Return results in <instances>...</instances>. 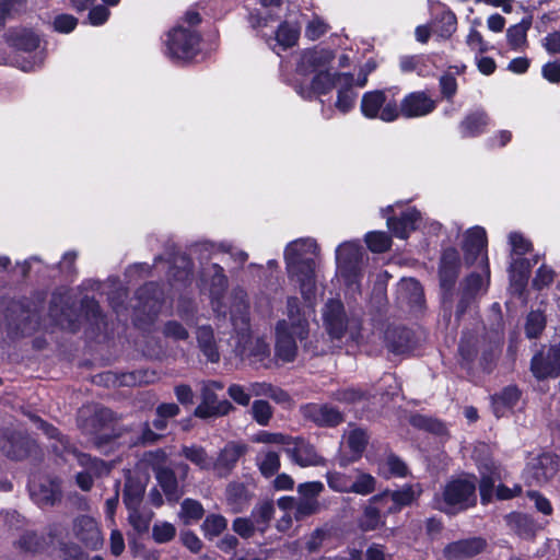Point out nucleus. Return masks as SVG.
Segmentation results:
<instances>
[{"mask_svg": "<svg viewBox=\"0 0 560 560\" xmlns=\"http://www.w3.org/2000/svg\"><path fill=\"white\" fill-rule=\"evenodd\" d=\"M521 393L515 386H508L500 394L492 397V406L495 416L502 417L505 415V410L513 408L518 399Z\"/></svg>", "mask_w": 560, "mask_h": 560, "instance_id": "obj_36", "label": "nucleus"}, {"mask_svg": "<svg viewBox=\"0 0 560 560\" xmlns=\"http://www.w3.org/2000/svg\"><path fill=\"white\" fill-rule=\"evenodd\" d=\"M324 323L329 336L334 339H341L348 329L351 337H354L353 323L346 317L343 304L337 300H329L323 312Z\"/></svg>", "mask_w": 560, "mask_h": 560, "instance_id": "obj_7", "label": "nucleus"}, {"mask_svg": "<svg viewBox=\"0 0 560 560\" xmlns=\"http://www.w3.org/2000/svg\"><path fill=\"white\" fill-rule=\"evenodd\" d=\"M351 479L341 472H328L327 483L328 486L339 492H349Z\"/></svg>", "mask_w": 560, "mask_h": 560, "instance_id": "obj_62", "label": "nucleus"}, {"mask_svg": "<svg viewBox=\"0 0 560 560\" xmlns=\"http://www.w3.org/2000/svg\"><path fill=\"white\" fill-rule=\"evenodd\" d=\"M479 470L481 475L479 491L481 501L486 504L493 495L495 482L501 479V471L493 462L481 464Z\"/></svg>", "mask_w": 560, "mask_h": 560, "instance_id": "obj_30", "label": "nucleus"}, {"mask_svg": "<svg viewBox=\"0 0 560 560\" xmlns=\"http://www.w3.org/2000/svg\"><path fill=\"white\" fill-rule=\"evenodd\" d=\"M33 500L40 506H54L62 498L61 482L58 478H45L30 487Z\"/></svg>", "mask_w": 560, "mask_h": 560, "instance_id": "obj_18", "label": "nucleus"}, {"mask_svg": "<svg viewBox=\"0 0 560 560\" xmlns=\"http://www.w3.org/2000/svg\"><path fill=\"white\" fill-rule=\"evenodd\" d=\"M420 219V212L415 208H409L401 212L399 217L388 218L387 226L396 237L407 238L409 233L417 229Z\"/></svg>", "mask_w": 560, "mask_h": 560, "instance_id": "obj_24", "label": "nucleus"}, {"mask_svg": "<svg viewBox=\"0 0 560 560\" xmlns=\"http://www.w3.org/2000/svg\"><path fill=\"white\" fill-rule=\"evenodd\" d=\"M299 35L300 33L296 27L283 23L276 32V39L283 48H289L296 44Z\"/></svg>", "mask_w": 560, "mask_h": 560, "instance_id": "obj_52", "label": "nucleus"}, {"mask_svg": "<svg viewBox=\"0 0 560 560\" xmlns=\"http://www.w3.org/2000/svg\"><path fill=\"white\" fill-rule=\"evenodd\" d=\"M233 530L243 538H249L257 530L252 518L237 517L233 521Z\"/></svg>", "mask_w": 560, "mask_h": 560, "instance_id": "obj_63", "label": "nucleus"}, {"mask_svg": "<svg viewBox=\"0 0 560 560\" xmlns=\"http://www.w3.org/2000/svg\"><path fill=\"white\" fill-rule=\"evenodd\" d=\"M329 26L322 19L314 18L306 24L305 27V36L310 40H316L325 35L328 31Z\"/></svg>", "mask_w": 560, "mask_h": 560, "instance_id": "obj_60", "label": "nucleus"}, {"mask_svg": "<svg viewBox=\"0 0 560 560\" xmlns=\"http://www.w3.org/2000/svg\"><path fill=\"white\" fill-rule=\"evenodd\" d=\"M368 443V435L361 429L351 430L348 434V445L357 454H361Z\"/></svg>", "mask_w": 560, "mask_h": 560, "instance_id": "obj_61", "label": "nucleus"}, {"mask_svg": "<svg viewBox=\"0 0 560 560\" xmlns=\"http://www.w3.org/2000/svg\"><path fill=\"white\" fill-rule=\"evenodd\" d=\"M163 334L175 340H186L189 337L187 329L175 320H170L164 325Z\"/></svg>", "mask_w": 560, "mask_h": 560, "instance_id": "obj_64", "label": "nucleus"}, {"mask_svg": "<svg viewBox=\"0 0 560 560\" xmlns=\"http://www.w3.org/2000/svg\"><path fill=\"white\" fill-rule=\"evenodd\" d=\"M246 451L247 447L244 444L228 443L213 460L212 470L220 478L228 477Z\"/></svg>", "mask_w": 560, "mask_h": 560, "instance_id": "obj_19", "label": "nucleus"}, {"mask_svg": "<svg viewBox=\"0 0 560 560\" xmlns=\"http://www.w3.org/2000/svg\"><path fill=\"white\" fill-rule=\"evenodd\" d=\"M198 347L201 353L211 363L220 361V352L218 350L214 332L211 326L205 325L198 327L196 331Z\"/></svg>", "mask_w": 560, "mask_h": 560, "instance_id": "obj_31", "label": "nucleus"}, {"mask_svg": "<svg viewBox=\"0 0 560 560\" xmlns=\"http://www.w3.org/2000/svg\"><path fill=\"white\" fill-rule=\"evenodd\" d=\"M487 547V541L481 537H471L447 544L443 549V556L447 560H465L481 553Z\"/></svg>", "mask_w": 560, "mask_h": 560, "instance_id": "obj_16", "label": "nucleus"}, {"mask_svg": "<svg viewBox=\"0 0 560 560\" xmlns=\"http://www.w3.org/2000/svg\"><path fill=\"white\" fill-rule=\"evenodd\" d=\"M72 532L74 537L86 548L96 550L103 545V536L97 522L89 515L74 518Z\"/></svg>", "mask_w": 560, "mask_h": 560, "instance_id": "obj_11", "label": "nucleus"}, {"mask_svg": "<svg viewBox=\"0 0 560 560\" xmlns=\"http://www.w3.org/2000/svg\"><path fill=\"white\" fill-rule=\"evenodd\" d=\"M354 77L352 73H342L339 75L337 86L338 95L335 106L341 113H348L354 105L357 93L353 90Z\"/></svg>", "mask_w": 560, "mask_h": 560, "instance_id": "obj_29", "label": "nucleus"}, {"mask_svg": "<svg viewBox=\"0 0 560 560\" xmlns=\"http://www.w3.org/2000/svg\"><path fill=\"white\" fill-rule=\"evenodd\" d=\"M226 526L228 521L224 516L220 514H209L205 518L201 528L205 536L212 539L223 533L226 529Z\"/></svg>", "mask_w": 560, "mask_h": 560, "instance_id": "obj_48", "label": "nucleus"}, {"mask_svg": "<svg viewBox=\"0 0 560 560\" xmlns=\"http://www.w3.org/2000/svg\"><path fill=\"white\" fill-rule=\"evenodd\" d=\"M559 468L558 456L542 454L534 458L525 470V478L529 486H540L556 476Z\"/></svg>", "mask_w": 560, "mask_h": 560, "instance_id": "obj_9", "label": "nucleus"}, {"mask_svg": "<svg viewBox=\"0 0 560 560\" xmlns=\"http://www.w3.org/2000/svg\"><path fill=\"white\" fill-rule=\"evenodd\" d=\"M232 409L233 406L229 400H218L211 385H203L201 389V402L195 409L194 415L198 418L207 419L225 416Z\"/></svg>", "mask_w": 560, "mask_h": 560, "instance_id": "obj_14", "label": "nucleus"}, {"mask_svg": "<svg viewBox=\"0 0 560 560\" xmlns=\"http://www.w3.org/2000/svg\"><path fill=\"white\" fill-rule=\"evenodd\" d=\"M127 510L128 522L132 528L139 534L148 532L154 513L150 509L141 505L127 508Z\"/></svg>", "mask_w": 560, "mask_h": 560, "instance_id": "obj_40", "label": "nucleus"}, {"mask_svg": "<svg viewBox=\"0 0 560 560\" xmlns=\"http://www.w3.org/2000/svg\"><path fill=\"white\" fill-rule=\"evenodd\" d=\"M1 451L5 456L12 459L25 458L35 446L32 440L20 433L3 431Z\"/></svg>", "mask_w": 560, "mask_h": 560, "instance_id": "obj_22", "label": "nucleus"}, {"mask_svg": "<svg viewBox=\"0 0 560 560\" xmlns=\"http://www.w3.org/2000/svg\"><path fill=\"white\" fill-rule=\"evenodd\" d=\"M273 514V503L270 501H264L254 508L250 514V518L254 522L257 530L264 534L269 527V523L272 520Z\"/></svg>", "mask_w": 560, "mask_h": 560, "instance_id": "obj_42", "label": "nucleus"}, {"mask_svg": "<svg viewBox=\"0 0 560 560\" xmlns=\"http://www.w3.org/2000/svg\"><path fill=\"white\" fill-rule=\"evenodd\" d=\"M317 244L313 238H299L287 245L284 260L288 273L300 283L301 293L308 302L315 295V256Z\"/></svg>", "mask_w": 560, "mask_h": 560, "instance_id": "obj_1", "label": "nucleus"}, {"mask_svg": "<svg viewBox=\"0 0 560 560\" xmlns=\"http://www.w3.org/2000/svg\"><path fill=\"white\" fill-rule=\"evenodd\" d=\"M370 396L368 392L361 390L359 388H343L335 392L332 394V398L337 401L345 404H355L363 399H366Z\"/></svg>", "mask_w": 560, "mask_h": 560, "instance_id": "obj_57", "label": "nucleus"}, {"mask_svg": "<svg viewBox=\"0 0 560 560\" xmlns=\"http://www.w3.org/2000/svg\"><path fill=\"white\" fill-rule=\"evenodd\" d=\"M530 369L539 380L558 376L560 374V342L551 346L546 353L539 352L534 355Z\"/></svg>", "mask_w": 560, "mask_h": 560, "instance_id": "obj_12", "label": "nucleus"}, {"mask_svg": "<svg viewBox=\"0 0 560 560\" xmlns=\"http://www.w3.org/2000/svg\"><path fill=\"white\" fill-rule=\"evenodd\" d=\"M296 335L289 328L287 320L278 322L276 326V357L283 362H292L298 352Z\"/></svg>", "mask_w": 560, "mask_h": 560, "instance_id": "obj_17", "label": "nucleus"}, {"mask_svg": "<svg viewBox=\"0 0 560 560\" xmlns=\"http://www.w3.org/2000/svg\"><path fill=\"white\" fill-rule=\"evenodd\" d=\"M487 245V235L485 229L475 226L467 231L463 249L465 259L472 264L485 250Z\"/></svg>", "mask_w": 560, "mask_h": 560, "instance_id": "obj_27", "label": "nucleus"}, {"mask_svg": "<svg viewBox=\"0 0 560 560\" xmlns=\"http://www.w3.org/2000/svg\"><path fill=\"white\" fill-rule=\"evenodd\" d=\"M436 101L425 91H415L406 94L398 104L399 116L419 118L433 113Z\"/></svg>", "mask_w": 560, "mask_h": 560, "instance_id": "obj_8", "label": "nucleus"}, {"mask_svg": "<svg viewBox=\"0 0 560 560\" xmlns=\"http://www.w3.org/2000/svg\"><path fill=\"white\" fill-rule=\"evenodd\" d=\"M459 271V256L456 249L446 248L440 265V283L445 290H451L456 282Z\"/></svg>", "mask_w": 560, "mask_h": 560, "instance_id": "obj_23", "label": "nucleus"}, {"mask_svg": "<svg viewBox=\"0 0 560 560\" xmlns=\"http://www.w3.org/2000/svg\"><path fill=\"white\" fill-rule=\"evenodd\" d=\"M115 415L110 409L98 408L86 419L84 430L86 434L93 436V443L97 447H102L109 441L120 436V432H116L113 427Z\"/></svg>", "mask_w": 560, "mask_h": 560, "instance_id": "obj_6", "label": "nucleus"}, {"mask_svg": "<svg viewBox=\"0 0 560 560\" xmlns=\"http://www.w3.org/2000/svg\"><path fill=\"white\" fill-rule=\"evenodd\" d=\"M179 455L199 467L201 470H212L213 459L209 456L206 448L200 445H183Z\"/></svg>", "mask_w": 560, "mask_h": 560, "instance_id": "obj_34", "label": "nucleus"}, {"mask_svg": "<svg viewBox=\"0 0 560 560\" xmlns=\"http://www.w3.org/2000/svg\"><path fill=\"white\" fill-rule=\"evenodd\" d=\"M477 503L476 483L465 478L448 480L432 500L433 509L447 515H456Z\"/></svg>", "mask_w": 560, "mask_h": 560, "instance_id": "obj_2", "label": "nucleus"}, {"mask_svg": "<svg viewBox=\"0 0 560 560\" xmlns=\"http://www.w3.org/2000/svg\"><path fill=\"white\" fill-rule=\"evenodd\" d=\"M546 326V319L541 312L533 311L528 314L525 325V334L528 338H536Z\"/></svg>", "mask_w": 560, "mask_h": 560, "instance_id": "obj_54", "label": "nucleus"}, {"mask_svg": "<svg viewBox=\"0 0 560 560\" xmlns=\"http://www.w3.org/2000/svg\"><path fill=\"white\" fill-rule=\"evenodd\" d=\"M260 472L265 477L275 475L280 468V458L276 452L265 453L258 462Z\"/></svg>", "mask_w": 560, "mask_h": 560, "instance_id": "obj_58", "label": "nucleus"}, {"mask_svg": "<svg viewBox=\"0 0 560 560\" xmlns=\"http://www.w3.org/2000/svg\"><path fill=\"white\" fill-rule=\"evenodd\" d=\"M488 124V116L483 110L467 115L459 124L464 137H476L481 133Z\"/></svg>", "mask_w": 560, "mask_h": 560, "instance_id": "obj_39", "label": "nucleus"}, {"mask_svg": "<svg viewBox=\"0 0 560 560\" xmlns=\"http://www.w3.org/2000/svg\"><path fill=\"white\" fill-rule=\"evenodd\" d=\"M139 306L148 315H156L163 302V291L155 282L145 283L137 291Z\"/></svg>", "mask_w": 560, "mask_h": 560, "instance_id": "obj_25", "label": "nucleus"}, {"mask_svg": "<svg viewBox=\"0 0 560 560\" xmlns=\"http://www.w3.org/2000/svg\"><path fill=\"white\" fill-rule=\"evenodd\" d=\"M18 546L23 551L38 552L44 550L48 546V542L46 538L39 536L37 533L27 530L21 535L18 540Z\"/></svg>", "mask_w": 560, "mask_h": 560, "instance_id": "obj_47", "label": "nucleus"}, {"mask_svg": "<svg viewBox=\"0 0 560 560\" xmlns=\"http://www.w3.org/2000/svg\"><path fill=\"white\" fill-rule=\"evenodd\" d=\"M302 416L319 427H336L343 422L342 412L328 404H307L301 407Z\"/></svg>", "mask_w": 560, "mask_h": 560, "instance_id": "obj_13", "label": "nucleus"}, {"mask_svg": "<svg viewBox=\"0 0 560 560\" xmlns=\"http://www.w3.org/2000/svg\"><path fill=\"white\" fill-rule=\"evenodd\" d=\"M235 353L242 361L247 362L254 369H271L276 365L271 358L269 345L262 338H253L249 332L243 338L237 335Z\"/></svg>", "mask_w": 560, "mask_h": 560, "instance_id": "obj_3", "label": "nucleus"}, {"mask_svg": "<svg viewBox=\"0 0 560 560\" xmlns=\"http://www.w3.org/2000/svg\"><path fill=\"white\" fill-rule=\"evenodd\" d=\"M200 36L191 28L174 27L167 34L166 47L172 58L191 59L199 51Z\"/></svg>", "mask_w": 560, "mask_h": 560, "instance_id": "obj_5", "label": "nucleus"}, {"mask_svg": "<svg viewBox=\"0 0 560 560\" xmlns=\"http://www.w3.org/2000/svg\"><path fill=\"white\" fill-rule=\"evenodd\" d=\"M361 113L369 119H381L393 122L399 118L398 104L395 100H387L384 91L375 90L363 94L361 98Z\"/></svg>", "mask_w": 560, "mask_h": 560, "instance_id": "obj_4", "label": "nucleus"}, {"mask_svg": "<svg viewBox=\"0 0 560 560\" xmlns=\"http://www.w3.org/2000/svg\"><path fill=\"white\" fill-rule=\"evenodd\" d=\"M422 493V487L419 483L416 485H405L400 489L395 491H386L381 495H374L372 498L373 502H383L387 499H390L393 502V506L389 508V512H398L401 508L408 506L416 501L420 494Z\"/></svg>", "mask_w": 560, "mask_h": 560, "instance_id": "obj_20", "label": "nucleus"}, {"mask_svg": "<svg viewBox=\"0 0 560 560\" xmlns=\"http://www.w3.org/2000/svg\"><path fill=\"white\" fill-rule=\"evenodd\" d=\"M289 328L293 330L300 340L307 337L308 323L304 317L300 316L298 300L295 298L288 299V319Z\"/></svg>", "mask_w": 560, "mask_h": 560, "instance_id": "obj_37", "label": "nucleus"}, {"mask_svg": "<svg viewBox=\"0 0 560 560\" xmlns=\"http://www.w3.org/2000/svg\"><path fill=\"white\" fill-rule=\"evenodd\" d=\"M170 276L174 282L183 285L191 282L192 262L185 254H178L174 257Z\"/></svg>", "mask_w": 560, "mask_h": 560, "instance_id": "obj_38", "label": "nucleus"}, {"mask_svg": "<svg viewBox=\"0 0 560 560\" xmlns=\"http://www.w3.org/2000/svg\"><path fill=\"white\" fill-rule=\"evenodd\" d=\"M336 260L340 275L352 281L361 269V249L353 243H343L336 250Z\"/></svg>", "mask_w": 560, "mask_h": 560, "instance_id": "obj_10", "label": "nucleus"}, {"mask_svg": "<svg viewBox=\"0 0 560 560\" xmlns=\"http://www.w3.org/2000/svg\"><path fill=\"white\" fill-rule=\"evenodd\" d=\"M530 25V21L523 20L522 22L512 25L511 27L508 28V43L513 49H520L526 44V33L529 30Z\"/></svg>", "mask_w": 560, "mask_h": 560, "instance_id": "obj_46", "label": "nucleus"}, {"mask_svg": "<svg viewBox=\"0 0 560 560\" xmlns=\"http://www.w3.org/2000/svg\"><path fill=\"white\" fill-rule=\"evenodd\" d=\"M287 452L302 467L316 466L323 463V458L316 453L315 447L301 438L294 439L292 447H289Z\"/></svg>", "mask_w": 560, "mask_h": 560, "instance_id": "obj_26", "label": "nucleus"}, {"mask_svg": "<svg viewBox=\"0 0 560 560\" xmlns=\"http://www.w3.org/2000/svg\"><path fill=\"white\" fill-rule=\"evenodd\" d=\"M365 242L374 253H384L392 245V240L385 232H370L365 236Z\"/></svg>", "mask_w": 560, "mask_h": 560, "instance_id": "obj_51", "label": "nucleus"}, {"mask_svg": "<svg viewBox=\"0 0 560 560\" xmlns=\"http://www.w3.org/2000/svg\"><path fill=\"white\" fill-rule=\"evenodd\" d=\"M373 501L371 500V504L365 506L363 515L360 521V527L363 530H374L381 524V515L380 510L373 505Z\"/></svg>", "mask_w": 560, "mask_h": 560, "instance_id": "obj_56", "label": "nucleus"}, {"mask_svg": "<svg viewBox=\"0 0 560 560\" xmlns=\"http://www.w3.org/2000/svg\"><path fill=\"white\" fill-rule=\"evenodd\" d=\"M320 504L317 499L299 498L295 504L294 518L302 521L311 515L318 513Z\"/></svg>", "mask_w": 560, "mask_h": 560, "instance_id": "obj_50", "label": "nucleus"}, {"mask_svg": "<svg viewBox=\"0 0 560 560\" xmlns=\"http://www.w3.org/2000/svg\"><path fill=\"white\" fill-rule=\"evenodd\" d=\"M335 54L330 49L315 48L305 51L301 58V67L304 71L319 72L332 62Z\"/></svg>", "mask_w": 560, "mask_h": 560, "instance_id": "obj_28", "label": "nucleus"}, {"mask_svg": "<svg viewBox=\"0 0 560 560\" xmlns=\"http://www.w3.org/2000/svg\"><path fill=\"white\" fill-rule=\"evenodd\" d=\"M156 480L170 501H177L183 491L179 488L175 471L170 467H159L155 471Z\"/></svg>", "mask_w": 560, "mask_h": 560, "instance_id": "obj_32", "label": "nucleus"}, {"mask_svg": "<svg viewBox=\"0 0 560 560\" xmlns=\"http://www.w3.org/2000/svg\"><path fill=\"white\" fill-rule=\"evenodd\" d=\"M457 19L451 11L443 12L436 20L434 32L443 38H448L455 32Z\"/></svg>", "mask_w": 560, "mask_h": 560, "instance_id": "obj_49", "label": "nucleus"}, {"mask_svg": "<svg viewBox=\"0 0 560 560\" xmlns=\"http://www.w3.org/2000/svg\"><path fill=\"white\" fill-rule=\"evenodd\" d=\"M205 510L201 503L194 499H185L180 504L179 518L189 525L202 518Z\"/></svg>", "mask_w": 560, "mask_h": 560, "instance_id": "obj_44", "label": "nucleus"}, {"mask_svg": "<svg viewBox=\"0 0 560 560\" xmlns=\"http://www.w3.org/2000/svg\"><path fill=\"white\" fill-rule=\"evenodd\" d=\"M231 322L237 335L243 338L249 332L248 301L244 290L235 289L231 294Z\"/></svg>", "mask_w": 560, "mask_h": 560, "instance_id": "obj_15", "label": "nucleus"}, {"mask_svg": "<svg viewBox=\"0 0 560 560\" xmlns=\"http://www.w3.org/2000/svg\"><path fill=\"white\" fill-rule=\"evenodd\" d=\"M144 494L143 485L135 478H128L125 483L122 500L126 508L141 505Z\"/></svg>", "mask_w": 560, "mask_h": 560, "instance_id": "obj_43", "label": "nucleus"}, {"mask_svg": "<svg viewBox=\"0 0 560 560\" xmlns=\"http://www.w3.org/2000/svg\"><path fill=\"white\" fill-rule=\"evenodd\" d=\"M73 454L75 455L79 465L83 468V471L88 472L93 478H101L109 474L110 465L103 459L92 457L89 454L80 453L74 450Z\"/></svg>", "mask_w": 560, "mask_h": 560, "instance_id": "obj_35", "label": "nucleus"}, {"mask_svg": "<svg viewBox=\"0 0 560 560\" xmlns=\"http://www.w3.org/2000/svg\"><path fill=\"white\" fill-rule=\"evenodd\" d=\"M384 339L387 349L395 354H404L415 347L412 331L406 327H387Z\"/></svg>", "mask_w": 560, "mask_h": 560, "instance_id": "obj_21", "label": "nucleus"}, {"mask_svg": "<svg viewBox=\"0 0 560 560\" xmlns=\"http://www.w3.org/2000/svg\"><path fill=\"white\" fill-rule=\"evenodd\" d=\"M375 490V479L369 474H359L354 481L351 480L349 492L366 495Z\"/></svg>", "mask_w": 560, "mask_h": 560, "instance_id": "obj_55", "label": "nucleus"}, {"mask_svg": "<svg viewBox=\"0 0 560 560\" xmlns=\"http://www.w3.org/2000/svg\"><path fill=\"white\" fill-rule=\"evenodd\" d=\"M343 72H330L322 70L312 79V90L317 94H327L339 84V75Z\"/></svg>", "mask_w": 560, "mask_h": 560, "instance_id": "obj_41", "label": "nucleus"}, {"mask_svg": "<svg viewBox=\"0 0 560 560\" xmlns=\"http://www.w3.org/2000/svg\"><path fill=\"white\" fill-rule=\"evenodd\" d=\"M65 304H67L65 295L54 294L50 300V315L59 325L74 331L77 329L75 319L72 318L71 310L69 307H63Z\"/></svg>", "mask_w": 560, "mask_h": 560, "instance_id": "obj_33", "label": "nucleus"}, {"mask_svg": "<svg viewBox=\"0 0 560 560\" xmlns=\"http://www.w3.org/2000/svg\"><path fill=\"white\" fill-rule=\"evenodd\" d=\"M399 294L410 304H420L423 295L422 287L413 278L402 279L398 284Z\"/></svg>", "mask_w": 560, "mask_h": 560, "instance_id": "obj_45", "label": "nucleus"}, {"mask_svg": "<svg viewBox=\"0 0 560 560\" xmlns=\"http://www.w3.org/2000/svg\"><path fill=\"white\" fill-rule=\"evenodd\" d=\"M253 419L260 425H267L272 418V407L266 400H255L250 409Z\"/></svg>", "mask_w": 560, "mask_h": 560, "instance_id": "obj_53", "label": "nucleus"}, {"mask_svg": "<svg viewBox=\"0 0 560 560\" xmlns=\"http://www.w3.org/2000/svg\"><path fill=\"white\" fill-rule=\"evenodd\" d=\"M176 528L171 523L155 524L152 528V536L159 544H164L174 538Z\"/></svg>", "mask_w": 560, "mask_h": 560, "instance_id": "obj_59", "label": "nucleus"}]
</instances>
